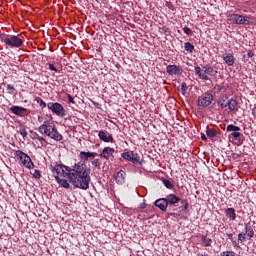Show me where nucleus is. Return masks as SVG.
Returning <instances> with one entry per match:
<instances>
[{
  "label": "nucleus",
  "instance_id": "32",
  "mask_svg": "<svg viewBox=\"0 0 256 256\" xmlns=\"http://www.w3.org/2000/svg\"><path fill=\"white\" fill-rule=\"evenodd\" d=\"M91 164L93 165L94 169H101V162L99 159L92 160Z\"/></svg>",
  "mask_w": 256,
  "mask_h": 256
},
{
  "label": "nucleus",
  "instance_id": "17",
  "mask_svg": "<svg viewBox=\"0 0 256 256\" xmlns=\"http://www.w3.org/2000/svg\"><path fill=\"white\" fill-rule=\"evenodd\" d=\"M97 157V152H85L81 151L79 154L80 161H89V159H95Z\"/></svg>",
  "mask_w": 256,
  "mask_h": 256
},
{
  "label": "nucleus",
  "instance_id": "7",
  "mask_svg": "<svg viewBox=\"0 0 256 256\" xmlns=\"http://www.w3.org/2000/svg\"><path fill=\"white\" fill-rule=\"evenodd\" d=\"M228 21L230 23H234L235 25H250L251 21H249L248 16H243L241 14H229Z\"/></svg>",
  "mask_w": 256,
  "mask_h": 256
},
{
  "label": "nucleus",
  "instance_id": "23",
  "mask_svg": "<svg viewBox=\"0 0 256 256\" xmlns=\"http://www.w3.org/2000/svg\"><path fill=\"white\" fill-rule=\"evenodd\" d=\"M229 99L227 96H221L220 99L218 100V105L222 109H227V105L229 104Z\"/></svg>",
  "mask_w": 256,
  "mask_h": 256
},
{
  "label": "nucleus",
  "instance_id": "8",
  "mask_svg": "<svg viewBox=\"0 0 256 256\" xmlns=\"http://www.w3.org/2000/svg\"><path fill=\"white\" fill-rule=\"evenodd\" d=\"M47 107L49 111H52L57 117H65L67 115L65 108L59 102H49Z\"/></svg>",
  "mask_w": 256,
  "mask_h": 256
},
{
  "label": "nucleus",
  "instance_id": "26",
  "mask_svg": "<svg viewBox=\"0 0 256 256\" xmlns=\"http://www.w3.org/2000/svg\"><path fill=\"white\" fill-rule=\"evenodd\" d=\"M184 49L187 53H193L195 51V46L191 42L184 43Z\"/></svg>",
  "mask_w": 256,
  "mask_h": 256
},
{
  "label": "nucleus",
  "instance_id": "39",
  "mask_svg": "<svg viewBox=\"0 0 256 256\" xmlns=\"http://www.w3.org/2000/svg\"><path fill=\"white\" fill-rule=\"evenodd\" d=\"M67 99L69 103H71L72 105H75V100L73 96H71V94H67Z\"/></svg>",
  "mask_w": 256,
  "mask_h": 256
},
{
  "label": "nucleus",
  "instance_id": "19",
  "mask_svg": "<svg viewBox=\"0 0 256 256\" xmlns=\"http://www.w3.org/2000/svg\"><path fill=\"white\" fill-rule=\"evenodd\" d=\"M115 153V149L111 147H105L102 152L100 153L101 159H109L113 157V154Z\"/></svg>",
  "mask_w": 256,
  "mask_h": 256
},
{
  "label": "nucleus",
  "instance_id": "12",
  "mask_svg": "<svg viewBox=\"0 0 256 256\" xmlns=\"http://www.w3.org/2000/svg\"><path fill=\"white\" fill-rule=\"evenodd\" d=\"M166 73H168V75H171V77H173V75H176V77H181V75H183V69L181 66H177L175 64L168 65L166 67Z\"/></svg>",
  "mask_w": 256,
  "mask_h": 256
},
{
  "label": "nucleus",
  "instance_id": "11",
  "mask_svg": "<svg viewBox=\"0 0 256 256\" xmlns=\"http://www.w3.org/2000/svg\"><path fill=\"white\" fill-rule=\"evenodd\" d=\"M121 157L122 159H125V161H130V163H133L134 165H137V163L141 165V156L133 151L123 152Z\"/></svg>",
  "mask_w": 256,
  "mask_h": 256
},
{
  "label": "nucleus",
  "instance_id": "27",
  "mask_svg": "<svg viewBox=\"0 0 256 256\" xmlns=\"http://www.w3.org/2000/svg\"><path fill=\"white\" fill-rule=\"evenodd\" d=\"M162 183L166 187V189H174L175 188V185H173V182H171L170 180H167L165 178L162 179Z\"/></svg>",
  "mask_w": 256,
  "mask_h": 256
},
{
  "label": "nucleus",
  "instance_id": "14",
  "mask_svg": "<svg viewBox=\"0 0 256 256\" xmlns=\"http://www.w3.org/2000/svg\"><path fill=\"white\" fill-rule=\"evenodd\" d=\"M166 203L168 204V207L176 206L179 201H181V198L175 194H169L165 197Z\"/></svg>",
  "mask_w": 256,
  "mask_h": 256
},
{
  "label": "nucleus",
  "instance_id": "20",
  "mask_svg": "<svg viewBox=\"0 0 256 256\" xmlns=\"http://www.w3.org/2000/svg\"><path fill=\"white\" fill-rule=\"evenodd\" d=\"M238 105L239 102H237V100H235L234 98H230L227 104L229 112L233 113V111H239V108H237Z\"/></svg>",
  "mask_w": 256,
  "mask_h": 256
},
{
  "label": "nucleus",
  "instance_id": "15",
  "mask_svg": "<svg viewBox=\"0 0 256 256\" xmlns=\"http://www.w3.org/2000/svg\"><path fill=\"white\" fill-rule=\"evenodd\" d=\"M155 207H158L160 211H163V213L167 212V208L169 207V204H167L166 198H159L154 202Z\"/></svg>",
  "mask_w": 256,
  "mask_h": 256
},
{
  "label": "nucleus",
  "instance_id": "2",
  "mask_svg": "<svg viewBox=\"0 0 256 256\" xmlns=\"http://www.w3.org/2000/svg\"><path fill=\"white\" fill-rule=\"evenodd\" d=\"M38 131L54 141H63V135L59 133V130H57V126H55L54 123L44 121L43 124L38 127Z\"/></svg>",
  "mask_w": 256,
  "mask_h": 256
},
{
  "label": "nucleus",
  "instance_id": "29",
  "mask_svg": "<svg viewBox=\"0 0 256 256\" xmlns=\"http://www.w3.org/2000/svg\"><path fill=\"white\" fill-rule=\"evenodd\" d=\"M19 133H20V135L23 137V139H25V137H27V135H28V133H27V128L23 125V124H21L20 126H19V131H18Z\"/></svg>",
  "mask_w": 256,
  "mask_h": 256
},
{
  "label": "nucleus",
  "instance_id": "37",
  "mask_svg": "<svg viewBox=\"0 0 256 256\" xmlns=\"http://www.w3.org/2000/svg\"><path fill=\"white\" fill-rule=\"evenodd\" d=\"M30 137H31V139H37L38 140V138L41 137V136L37 132L31 130L30 131Z\"/></svg>",
  "mask_w": 256,
  "mask_h": 256
},
{
  "label": "nucleus",
  "instance_id": "36",
  "mask_svg": "<svg viewBox=\"0 0 256 256\" xmlns=\"http://www.w3.org/2000/svg\"><path fill=\"white\" fill-rule=\"evenodd\" d=\"M187 89H189V87L187 86V83H182L181 85V91H182V94L185 95L187 93Z\"/></svg>",
  "mask_w": 256,
  "mask_h": 256
},
{
  "label": "nucleus",
  "instance_id": "34",
  "mask_svg": "<svg viewBox=\"0 0 256 256\" xmlns=\"http://www.w3.org/2000/svg\"><path fill=\"white\" fill-rule=\"evenodd\" d=\"M41 143L42 147H47V140L43 138L42 136H39L38 140Z\"/></svg>",
  "mask_w": 256,
  "mask_h": 256
},
{
  "label": "nucleus",
  "instance_id": "41",
  "mask_svg": "<svg viewBox=\"0 0 256 256\" xmlns=\"http://www.w3.org/2000/svg\"><path fill=\"white\" fill-rule=\"evenodd\" d=\"M227 237H228V239H230V241L233 243V245H237V242L234 241V238H233V234H232V233L227 234Z\"/></svg>",
  "mask_w": 256,
  "mask_h": 256
},
{
  "label": "nucleus",
  "instance_id": "6",
  "mask_svg": "<svg viewBox=\"0 0 256 256\" xmlns=\"http://www.w3.org/2000/svg\"><path fill=\"white\" fill-rule=\"evenodd\" d=\"M14 155L18 159V161H20L22 165L26 167V169H33V167H35L33 160H31V157L25 154V152L21 150H16Z\"/></svg>",
  "mask_w": 256,
  "mask_h": 256
},
{
  "label": "nucleus",
  "instance_id": "30",
  "mask_svg": "<svg viewBox=\"0 0 256 256\" xmlns=\"http://www.w3.org/2000/svg\"><path fill=\"white\" fill-rule=\"evenodd\" d=\"M35 101L36 103L39 104V106L42 108V109H45V107H47V103H45V101H43V99L41 97H36L35 98Z\"/></svg>",
  "mask_w": 256,
  "mask_h": 256
},
{
  "label": "nucleus",
  "instance_id": "10",
  "mask_svg": "<svg viewBox=\"0 0 256 256\" xmlns=\"http://www.w3.org/2000/svg\"><path fill=\"white\" fill-rule=\"evenodd\" d=\"M254 235L255 231H253V227L249 224H245V233L241 232L238 234V241H240V243H245V241H247V237L251 240Z\"/></svg>",
  "mask_w": 256,
  "mask_h": 256
},
{
  "label": "nucleus",
  "instance_id": "31",
  "mask_svg": "<svg viewBox=\"0 0 256 256\" xmlns=\"http://www.w3.org/2000/svg\"><path fill=\"white\" fill-rule=\"evenodd\" d=\"M6 90L10 95H15L16 90H15V87L12 84H8L7 87H6Z\"/></svg>",
  "mask_w": 256,
  "mask_h": 256
},
{
  "label": "nucleus",
  "instance_id": "1",
  "mask_svg": "<svg viewBox=\"0 0 256 256\" xmlns=\"http://www.w3.org/2000/svg\"><path fill=\"white\" fill-rule=\"evenodd\" d=\"M50 170L57 183L64 187V189H69V183L76 189H82L83 191L89 189L91 169H87L85 161L75 163L72 168L56 162L50 166ZM65 178L69 179V182Z\"/></svg>",
  "mask_w": 256,
  "mask_h": 256
},
{
  "label": "nucleus",
  "instance_id": "25",
  "mask_svg": "<svg viewBox=\"0 0 256 256\" xmlns=\"http://www.w3.org/2000/svg\"><path fill=\"white\" fill-rule=\"evenodd\" d=\"M206 135L210 139H215V137H217V130H215L213 128H209V126H207L206 127Z\"/></svg>",
  "mask_w": 256,
  "mask_h": 256
},
{
  "label": "nucleus",
  "instance_id": "13",
  "mask_svg": "<svg viewBox=\"0 0 256 256\" xmlns=\"http://www.w3.org/2000/svg\"><path fill=\"white\" fill-rule=\"evenodd\" d=\"M98 137L100 141H103L104 143H115V139L113 138V135L109 134L104 130L99 131Z\"/></svg>",
  "mask_w": 256,
  "mask_h": 256
},
{
  "label": "nucleus",
  "instance_id": "35",
  "mask_svg": "<svg viewBox=\"0 0 256 256\" xmlns=\"http://www.w3.org/2000/svg\"><path fill=\"white\" fill-rule=\"evenodd\" d=\"M34 179H41V171L40 170H34L32 173Z\"/></svg>",
  "mask_w": 256,
  "mask_h": 256
},
{
  "label": "nucleus",
  "instance_id": "40",
  "mask_svg": "<svg viewBox=\"0 0 256 256\" xmlns=\"http://www.w3.org/2000/svg\"><path fill=\"white\" fill-rule=\"evenodd\" d=\"M183 32L186 34V35H191L192 31H191V28L185 26L183 28Z\"/></svg>",
  "mask_w": 256,
  "mask_h": 256
},
{
  "label": "nucleus",
  "instance_id": "9",
  "mask_svg": "<svg viewBox=\"0 0 256 256\" xmlns=\"http://www.w3.org/2000/svg\"><path fill=\"white\" fill-rule=\"evenodd\" d=\"M227 133H231L230 136L234 137L236 141H239L240 145L243 144V140H241V137H243V134H241V128L239 126H235L233 124H229L226 127Z\"/></svg>",
  "mask_w": 256,
  "mask_h": 256
},
{
  "label": "nucleus",
  "instance_id": "38",
  "mask_svg": "<svg viewBox=\"0 0 256 256\" xmlns=\"http://www.w3.org/2000/svg\"><path fill=\"white\" fill-rule=\"evenodd\" d=\"M47 65H48L50 71H54L55 73L59 72V70L57 68H55L54 64L47 63Z\"/></svg>",
  "mask_w": 256,
  "mask_h": 256
},
{
  "label": "nucleus",
  "instance_id": "16",
  "mask_svg": "<svg viewBox=\"0 0 256 256\" xmlns=\"http://www.w3.org/2000/svg\"><path fill=\"white\" fill-rule=\"evenodd\" d=\"M222 59L224 63L228 65V67H233V65H235V56H233L232 53H227V52L223 53Z\"/></svg>",
  "mask_w": 256,
  "mask_h": 256
},
{
  "label": "nucleus",
  "instance_id": "3",
  "mask_svg": "<svg viewBox=\"0 0 256 256\" xmlns=\"http://www.w3.org/2000/svg\"><path fill=\"white\" fill-rule=\"evenodd\" d=\"M195 74L201 79L202 81H211L210 77H215L217 75V70L213 67L206 65L203 66V69L199 66H195L194 68Z\"/></svg>",
  "mask_w": 256,
  "mask_h": 256
},
{
  "label": "nucleus",
  "instance_id": "44",
  "mask_svg": "<svg viewBox=\"0 0 256 256\" xmlns=\"http://www.w3.org/2000/svg\"><path fill=\"white\" fill-rule=\"evenodd\" d=\"M202 141H207V136L205 134H201Z\"/></svg>",
  "mask_w": 256,
  "mask_h": 256
},
{
  "label": "nucleus",
  "instance_id": "28",
  "mask_svg": "<svg viewBox=\"0 0 256 256\" xmlns=\"http://www.w3.org/2000/svg\"><path fill=\"white\" fill-rule=\"evenodd\" d=\"M202 243L204 244V247H211L213 240H211V238H208L207 236H202Z\"/></svg>",
  "mask_w": 256,
  "mask_h": 256
},
{
  "label": "nucleus",
  "instance_id": "42",
  "mask_svg": "<svg viewBox=\"0 0 256 256\" xmlns=\"http://www.w3.org/2000/svg\"><path fill=\"white\" fill-rule=\"evenodd\" d=\"M247 55H248V57H254L255 56V52H253V50H249L248 52H247Z\"/></svg>",
  "mask_w": 256,
  "mask_h": 256
},
{
  "label": "nucleus",
  "instance_id": "24",
  "mask_svg": "<svg viewBox=\"0 0 256 256\" xmlns=\"http://www.w3.org/2000/svg\"><path fill=\"white\" fill-rule=\"evenodd\" d=\"M177 209L180 212L183 211V213H187V211L189 210V201H187V199L181 200V206Z\"/></svg>",
  "mask_w": 256,
  "mask_h": 256
},
{
  "label": "nucleus",
  "instance_id": "18",
  "mask_svg": "<svg viewBox=\"0 0 256 256\" xmlns=\"http://www.w3.org/2000/svg\"><path fill=\"white\" fill-rule=\"evenodd\" d=\"M11 113L17 115L18 117H23L27 113V109L21 106H12L10 107Z\"/></svg>",
  "mask_w": 256,
  "mask_h": 256
},
{
  "label": "nucleus",
  "instance_id": "46",
  "mask_svg": "<svg viewBox=\"0 0 256 256\" xmlns=\"http://www.w3.org/2000/svg\"><path fill=\"white\" fill-rule=\"evenodd\" d=\"M96 1H97V3H99V1H102L104 3L105 0H96Z\"/></svg>",
  "mask_w": 256,
  "mask_h": 256
},
{
  "label": "nucleus",
  "instance_id": "21",
  "mask_svg": "<svg viewBox=\"0 0 256 256\" xmlns=\"http://www.w3.org/2000/svg\"><path fill=\"white\" fill-rule=\"evenodd\" d=\"M127 174L125 173V171L120 170L116 173L115 175V181L118 185H123V183H125V176Z\"/></svg>",
  "mask_w": 256,
  "mask_h": 256
},
{
  "label": "nucleus",
  "instance_id": "4",
  "mask_svg": "<svg viewBox=\"0 0 256 256\" xmlns=\"http://www.w3.org/2000/svg\"><path fill=\"white\" fill-rule=\"evenodd\" d=\"M3 43L10 49H19L23 47V39L20 35H8L3 39Z\"/></svg>",
  "mask_w": 256,
  "mask_h": 256
},
{
  "label": "nucleus",
  "instance_id": "22",
  "mask_svg": "<svg viewBox=\"0 0 256 256\" xmlns=\"http://www.w3.org/2000/svg\"><path fill=\"white\" fill-rule=\"evenodd\" d=\"M225 215L228 217L230 221H236L237 214L235 213V208H227L225 209Z\"/></svg>",
  "mask_w": 256,
  "mask_h": 256
},
{
  "label": "nucleus",
  "instance_id": "33",
  "mask_svg": "<svg viewBox=\"0 0 256 256\" xmlns=\"http://www.w3.org/2000/svg\"><path fill=\"white\" fill-rule=\"evenodd\" d=\"M220 256H236L235 251H224L220 253Z\"/></svg>",
  "mask_w": 256,
  "mask_h": 256
},
{
  "label": "nucleus",
  "instance_id": "45",
  "mask_svg": "<svg viewBox=\"0 0 256 256\" xmlns=\"http://www.w3.org/2000/svg\"><path fill=\"white\" fill-rule=\"evenodd\" d=\"M197 256H207V254H197Z\"/></svg>",
  "mask_w": 256,
  "mask_h": 256
},
{
  "label": "nucleus",
  "instance_id": "5",
  "mask_svg": "<svg viewBox=\"0 0 256 256\" xmlns=\"http://www.w3.org/2000/svg\"><path fill=\"white\" fill-rule=\"evenodd\" d=\"M213 101H215V97L211 94V92H205L198 97V108L207 109V107H209L213 103Z\"/></svg>",
  "mask_w": 256,
  "mask_h": 256
},
{
  "label": "nucleus",
  "instance_id": "43",
  "mask_svg": "<svg viewBox=\"0 0 256 256\" xmlns=\"http://www.w3.org/2000/svg\"><path fill=\"white\" fill-rule=\"evenodd\" d=\"M147 208V204L146 203H141L139 205V209H146Z\"/></svg>",
  "mask_w": 256,
  "mask_h": 256
}]
</instances>
